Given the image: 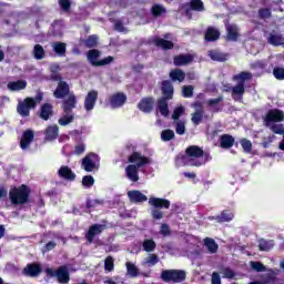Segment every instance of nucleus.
I'll return each instance as SVG.
<instances>
[{
	"label": "nucleus",
	"mask_w": 284,
	"mask_h": 284,
	"mask_svg": "<svg viewBox=\"0 0 284 284\" xmlns=\"http://www.w3.org/2000/svg\"><path fill=\"white\" fill-rule=\"evenodd\" d=\"M205 155V151L199 145H190L185 149V154L176 156V161H181L183 165H191L192 168H201L206 161L201 160Z\"/></svg>",
	"instance_id": "f257e3e1"
},
{
	"label": "nucleus",
	"mask_w": 284,
	"mask_h": 284,
	"mask_svg": "<svg viewBox=\"0 0 284 284\" xmlns=\"http://www.w3.org/2000/svg\"><path fill=\"white\" fill-rule=\"evenodd\" d=\"M30 194H32V190L27 184L13 185L9 190V201L11 205H28Z\"/></svg>",
	"instance_id": "f03ea898"
},
{
	"label": "nucleus",
	"mask_w": 284,
	"mask_h": 284,
	"mask_svg": "<svg viewBox=\"0 0 284 284\" xmlns=\"http://www.w3.org/2000/svg\"><path fill=\"white\" fill-rule=\"evenodd\" d=\"M149 205L151 207V216L154 221L163 219L162 210H170V200L163 197H150Z\"/></svg>",
	"instance_id": "7ed1b4c3"
},
{
	"label": "nucleus",
	"mask_w": 284,
	"mask_h": 284,
	"mask_svg": "<svg viewBox=\"0 0 284 284\" xmlns=\"http://www.w3.org/2000/svg\"><path fill=\"white\" fill-rule=\"evenodd\" d=\"M100 57L101 51L99 49H91L87 52V59L93 68H103V65H110V63H114V57L112 55L103 58L102 60H99Z\"/></svg>",
	"instance_id": "20e7f679"
},
{
	"label": "nucleus",
	"mask_w": 284,
	"mask_h": 284,
	"mask_svg": "<svg viewBox=\"0 0 284 284\" xmlns=\"http://www.w3.org/2000/svg\"><path fill=\"white\" fill-rule=\"evenodd\" d=\"M161 278L164 283H183L187 278V273L183 270H164Z\"/></svg>",
	"instance_id": "39448f33"
},
{
	"label": "nucleus",
	"mask_w": 284,
	"mask_h": 284,
	"mask_svg": "<svg viewBox=\"0 0 284 284\" xmlns=\"http://www.w3.org/2000/svg\"><path fill=\"white\" fill-rule=\"evenodd\" d=\"M44 272L48 278L55 277L58 280V283H70V271H68V266H60L55 271L53 268L47 267Z\"/></svg>",
	"instance_id": "423d86ee"
},
{
	"label": "nucleus",
	"mask_w": 284,
	"mask_h": 284,
	"mask_svg": "<svg viewBox=\"0 0 284 284\" xmlns=\"http://www.w3.org/2000/svg\"><path fill=\"white\" fill-rule=\"evenodd\" d=\"M37 108V101H34L32 98H26L22 102H19L17 105V112L26 119L27 116H30V111L34 110Z\"/></svg>",
	"instance_id": "0eeeda50"
},
{
	"label": "nucleus",
	"mask_w": 284,
	"mask_h": 284,
	"mask_svg": "<svg viewBox=\"0 0 284 284\" xmlns=\"http://www.w3.org/2000/svg\"><path fill=\"white\" fill-rule=\"evenodd\" d=\"M284 112L281 109H271L267 111L264 123L265 125H272V123H283Z\"/></svg>",
	"instance_id": "6e6552de"
},
{
	"label": "nucleus",
	"mask_w": 284,
	"mask_h": 284,
	"mask_svg": "<svg viewBox=\"0 0 284 284\" xmlns=\"http://www.w3.org/2000/svg\"><path fill=\"white\" fill-rule=\"evenodd\" d=\"M99 155L97 153H89L82 159V168L85 172H94L97 170V162Z\"/></svg>",
	"instance_id": "1a4fd4ad"
},
{
	"label": "nucleus",
	"mask_w": 284,
	"mask_h": 284,
	"mask_svg": "<svg viewBox=\"0 0 284 284\" xmlns=\"http://www.w3.org/2000/svg\"><path fill=\"white\" fill-rule=\"evenodd\" d=\"M126 102L128 95H125V93L123 92H116L109 97V103L111 108H113L114 110L123 108V105H125Z\"/></svg>",
	"instance_id": "9d476101"
},
{
	"label": "nucleus",
	"mask_w": 284,
	"mask_h": 284,
	"mask_svg": "<svg viewBox=\"0 0 284 284\" xmlns=\"http://www.w3.org/2000/svg\"><path fill=\"white\" fill-rule=\"evenodd\" d=\"M41 272H43V268L41 267V264L38 263L27 264V266L22 270V274L24 276H29L30 278H37V276L41 275Z\"/></svg>",
	"instance_id": "9b49d317"
},
{
	"label": "nucleus",
	"mask_w": 284,
	"mask_h": 284,
	"mask_svg": "<svg viewBox=\"0 0 284 284\" xmlns=\"http://www.w3.org/2000/svg\"><path fill=\"white\" fill-rule=\"evenodd\" d=\"M161 92L162 98L166 101H172L174 99V85L172 84V81L164 80L161 82Z\"/></svg>",
	"instance_id": "f8f14e48"
},
{
	"label": "nucleus",
	"mask_w": 284,
	"mask_h": 284,
	"mask_svg": "<svg viewBox=\"0 0 284 284\" xmlns=\"http://www.w3.org/2000/svg\"><path fill=\"white\" fill-rule=\"evenodd\" d=\"M206 108L210 109L213 114H219V112H223V95L214 99H209L206 101Z\"/></svg>",
	"instance_id": "ddd939ff"
},
{
	"label": "nucleus",
	"mask_w": 284,
	"mask_h": 284,
	"mask_svg": "<svg viewBox=\"0 0 284 284\" xmlns=\"http://www.w3.org/2000/svg\"><path fill=\"white\" fill-rule=\"evenodd\" d=\"M129 163H135L134 165L138 168H143L145 165H149L150 163V158H146L142 155L141 153L134 151L129 158H128Z\"/></svg>",
	"instance_id": "4468645a"
},
{
	"label": "nucleus",
	"mask_w": 284,
	"mask_h": 284,
	"mask_svg": "<svg viewBox=\"0 0 284 284\" xmlns=\"http://www.w3.org/2000/svg\"><path fill=\"white\" fill-rule=\"evenodd\" d=\"M98 99H99V91L91 90L88 92L84 99V109L87 110V112L94 110V105H97Z\"/></svg>",
	"instance_id": "2eb2a0df"
},
{
	"label": "nucleus",
	"mask_w": 284,
	"mask_h": 284,
	"mask_svg": "<svg viewBox=\"0 0 284 284\" xmlns=\"http://www.w3.org/2000/svg\"><path fill=\"white\" fill-rule=\"evenodd\" d=\"M138 109L144 114H150L154 110V99L152 97H145L138 103Z\"/></svg>",
	"instance_id": "dca6fc26"
},
{
	"label": "nucleus",
	"mask_w": 284,
	"mask_h": 284,
	"mask_svg": "<svg viewBox=\"0 0 284 284\" xmlns=\"http://www.w3.org/2000/svg\"><path fill=\"white\" fill-rule=\"evenodd\" d=\"M32 141H34V131L31 129H27L26 131H23L22 136L20 139L21 150H28V148L32 145Z\"/></svg>",
	"instance_id": "f3484780"
},
{
	"label": "nucleus",
	"mask_w": 284,
	"mask_h": 284,
	"mask_svg": "<svg viewBox=\"0 0 284 284\" xmlns=\"http://www.w3.org/2000/svg\"><path fill=\"white\" fill-rule=\"evenodd\" d=\"M70 94V84L65 81H60L53 92L54 99H65Z\"/></svg>",
	"instance_id": "a211bd4d"
},
{
	"label": "nucleus",
	"mask_w": 284,
	"mask_h": 284,
	"mask_svg": "<svg viewBox=\"0 0 284 284\" xmlns=\"http://www.w3.org/2000/svg\"><path fill=\"white\" fill-rule=\"evenodd\" d=\"M77 108V95L70 94L68 99L62 102V110L64 114H74L72 110Z\"/></svg>",
	"instance_id": "6ab92c4d"
},
{
	"label": "nucleus",
	"mask_w": 284,
	"mask_h": 284,
	"mask_svg": "<svg viewBox=\"0 0 284 284\" xmlns=\"http://www.w3.org/2000/svg\"><path fill=\"white\" fill-rule=\"evenodd\" d=\"M103 224H92L85 234L88 243H94V239L103 232Z\"/></svg>",
	"instance_id": "aec40b11"
},
{
	"label": "nucleus",
	"mask_w": 284,
	"mask_h": 284,
	"mask_svg": "<svg viewBox=\"0 0 284 284\" xmlns=\"http://www.w3.org/2000/svg\"><path fill=\"white\" fill-rule=\"evenodd\" d=\"M58 176H60V179H63L64 181H70V182L77 180V174L68 165H62L58 170Z\"/></svg>",
	"instance_id": "412c9836"
},
{
	"label": "nucleus",
	"mask_w": 284,
	"mask_h": 284,
	"mask_svg": "<svg viewBox=\"0 0 284 284\" xmlns=\"http://www.w3.org/2000/svg\"><path fill=\"white\" fill-rule=\"evenodd\" d=\"M233 219L234 213L230 210H224L220 215L209 217L210 221H215L216 223H230Z\"/></svg>",
	"instance_id": "4be33fe9"
},
{
	"label": "nucleus",
	"mask_w": 284,
	"mask_h": 284,
	"mask_svg": "<svg viewBox=\"0 0 284 284\" xmlns=\"http://www.w3.org/2000/svg\"><path fill=\"white\" fill-rule=\"evenodd\" d=\"M194 61V55L186 53V54H179L173 58V63L178 68L181 65H190Z\"/></svg>",
	"instance_id": "5701e85b"
},
{
	"label": "nucleus",
	"mask_w": 284,
	"mask_h": 284,
	"mask_svg": "<svg viewBox=\"0 0 284 284\" xmlns=\"http://www.w3.org/2000/svg\"><path fill=\"white\" fill-rule=\"evenodd\" d=\"M225 30L226 41H239V37H241V34L239 33V26L226 23Z\"/></svg>",
	"instance_id": "b1692460"
},
{
	"label": "nucleus",
	"mask_w": 284,
	"mask_h": 284,
	"mask_svg": "<svg viewBox=\"0 0 284 284\" xmlns=\"http://www.w3.org/2000/svg\"><path fill=\"white\" fill-rule=\"evenodd\" d=\"M153 44L155 48H161L164 51L174 49V42L163 39V38H160V37H155L153 39Z\"/></svg>",
	"instance_id": "393cba45"
},
{
	"label": "nucleus",
	"mask_w": 284,
	"mask_h": 284,
	"mask_svg": "<svg viewBox=\"0 0 284 284\" xmlns=\"http://www.w3.org/2000/svg\"><path fill=\"white\" fill-rule=\"evenodd\" d=\"M235 142L236 139L231 134H222L220 136V148H222V150H230V148H234Z\"/></svg>",
	"instance_id": "a878e982"
},
{
	"label": "nucleus",
	"mask_w": 284,
	"mask_h": 284,
	"mask_svg": "<svg viewBox=\"0 0 284 284\" xmlns=\"http://www.w3.org/2000/svg\"><path fill=\"white\" fill-rule=\"evenodd\" d=\"M128 196L131 203H145V201H148V197L145 196V194H143L139 190L129 191Z\"/></svg>",
	"instance_id": "bb28decb"
},
{
	"label": "nucleus",
	"mask_w": 284,
	"mask_h": 284,
	"mask_svg": "<svg viewBox=\"0 0 284 284\" xmlns=\"http://www.w3.org/2000/svg\"><path fill=\"white\" fill-rule=\"evenodd\" d=\"M139 168L135 164H129L125 168V174L129 181H132L133 183H136L139 181Z\"/></svg>",
	"instance_id": "cd10ccee"
},
{
	"label": "nucleus",
	"mask_w": 284,
	"mask_h": 284,
	"mask_svg": "<svg viewBox=\"0 0 284 284\" xmlns=\"http://www.w3.org/2000/svg\"><path fill=\"white\" fill-rule=\"evenodd\" d=\"M245 94V87L243 84H236L231 88V97L233 101H243Z\"/></svg>",
	"instance_id": "c85d7f7f"
},
{
	"label": "nucleus",
	"mask_w": 284,
	"mask_h": 284,
	"mask_svg": "<svg viewBox=\"0 0 284 284\" xmlns=\"http://www.w3.org/2000/svg\"><path fill=\"white\" fill-rule=\"evenodd\" d=\"M204 39L209 42L219 41L221 39V31L214 27H209L205 31Z\"/></svg>",
	"instance_id": "c756f323"
},
{
	"label": "nucleus",
	"mask_w": 284,
	"mask_h": 284,
	"mask_svg": "<svg viewBox=\"0 0 284 284\" xmlns=\"http://www.w3.org/2000/svg\"><path fill=\"white\" fill-rule=\"evenodd\" d=\"M7 88L11 92H19L20 90H26V88H28V82L26 80L11 81L8 82Z\"/></svg>",
	"instance_id": "7c9ffc66"
},
{
	"label": "nucleus",
	"mask_w": 284,
	"mask_h": 284,
	"mask_svg": "<svg viewBox=\"0 0 284 284\" xmlns=\"http://www.w3.org/2000/svg\"><path fill=\"white\" fill-rule=\"evenodd\" d=\"M252 79V72L241 71L240 73L233 75V81L237 83V85H243L245 88V81H250Z\"/></svg>",
	"instance_id": "2f4dec72"
},
{
	"label": "nucleus",
	"mask_w": 284,
	"mask_h": 284,
	"mask_svg": "<svg viewBox=\"0 0 284 284\" xmlns=\"http://www.w3.org/2000/svg\"><path fill=\"white\" fill-rule=\"evenodd\" d=\"M169 77L173 83H183L185 81V72L181 69H173L170 71Z\"/></svg>",
	"instance_id": "473e14b6"
},
{
	"label": "nucleus",
	"mask_w": 284,
	"mask_h": 284,
	"mask_svg": "<svg viewBox=\"0 0 284 284\" xmlns=\"http://www.w3.org/2000/svg\"><path fill=\"white\" fill-rule=\"evenodd\" d=\"M52 104L44 103L41 105L39 113L40 119H42L43 121H48L52 116Z\"/></svg>",
	"instance_id": "72a5a7b5"
},
{
	"label": "nucleus",
	"mask_w": 284,
	"mask_h": 284,
	"mask_svg": "<svg viewBox=\"0 0 284 284\" xmlns=\"http://www.w3.org/2000/svg\"><path fill=\"white\" fill-rule=\"evenodd\" d=\"M45 141H55V139L59 136V126L57 125H50L47 128L44 132Z\"/></svg>",
	"instance_id": "f704fd0d"
},
{
	"label": "nucleus",
	"mask_w": 284,
	"mask_h": 284,
	"mask_svg": "<svg viewBox=\"0 0 284 284\" xmlns=\"http://www.w3.org/2000/svg\"><path fill=\"white\" fill-rule=\"evenodd\" d=\"M204 246L206 247L209 254H216V252H219V244L212 237L204 239Z\"/></svg>",
	"instance_id": "c9c22d12"
},
{
	"label": "nucleus",
	"mask_w": 284,
	"mask_h": 284,
	"mask_svg": "<svg viewBox=\"0 0 284 284\" xmlns=\"http://www.w3.org/2000/svg\"><path fill=\"white\" fill-rule=\"evenodd\" d=\"M267 42L274 47L284 45V38L281 34L270 33Z\"/></svg>",
	"instance_id": "e433bc0d"
},
{
	"label": "nucleus",
	"mask_w": 284,
	"mask_h": 284,
	"mask_svg": "<svg viewBox=\"0 0 284 284\" xmlns=\"http://www.w3.org/2000/svg\"><path fill=\"white\" fill-rule=\"evenodd\" d=\"M158 110L162 116H170V108L168 106V100L160 98L158 100Z\"/></svg>",
	"instance_id": "4c0bfd02"
},
{
	"label": "nucleus",
	"mask_w": 284,
	"mask_h": 284,
	"mask_svg": "<svg viewBox=\"0 0 284 284\" xmlns=\"http://www.w3.org/2000/svg\"><path fill=\"white\" fill-rule=\"evenodd\" d=\"M209 57L212 61H219L220 63L227 61V54L216 50L210 51Z\"/></svg>",
	"instance_id": "58836bf2"
},
{
	"label": "nucleus",
	"mask_w": 284,
	"mask_h": 284,
	"mask_svg": "<svg viewBox=\"0 0 284 284\" xmlns=\"http://www.w3.org/2000/svg\"><path fill=\"white\" fill-rule=\"evenodd\" d=\"M85 48L92 49L99 45V36L91 34L85 40H83Z\"/></svg>",
	"instance_id": "ea45409f"
},
{
	"label": "nucleus",
	"mask_w": 284,
	"mask_h": 284,
	"mask_svg": "<svg viewBox=\"0 0 284 284\" xmlns=\"http://www.w3.org/2000/svg\"><path fill=\"white\" fill-rule=\"evenodd\" d=\"M33 57L37 61H41V59H45V49L41 44H34L33 47Z\"/></svg>",
	"instance_id": "a19ab883"
},
{
	"label": "nucleus",
	"mask_w": 284,
	"mask_h": 284,
	"mask_svg": "<svg viewBox=\"0 0 284 284\" xmlns=\"http://www.w3.org/2000/svg\"><path fill=\"white\" fill-rule=\"evenodd\" d=\"M204 114H205V111H194L191 114V121L193 125H201V123L203 122Z\"/></svg>",
	"instance_id": "79ce46f5"
},
{
	"label": "nucleus",
	"mask_w": 284,
	"mask_h": 284,
	"mask_svg": "<svg viewBox=\"0 0 284 284\" xmlns=\"http://www.w3.org/2000/svg\"><path fill=\"white\" fill-rule=\"evenodd\" d=\"M190 9L194 10L195 12H203V10H205L203 0H190Z\"/></svg>",
	"instance_id": "37998d69"
},
{
	"label": "nucleus",
	"mask_w": 284,
	"mask_h": 284,
	"mask_svg": "<svg viewBox=\"0 0 284 284\" xmlns=\"http://www.w3.org/2000/svg\"><path fill=\"white\" fill-rule=\"evenodd\" d=\"M65 50L67 45L64 42H55L53 44V52H55V54H58L59 57H65Z\"/></svg>",
	"instance_id": "c03bdc74"
},
{
	"label": "nucleus",
	"mask_w": 284,
	"mask_h": 284,
	"mask_svg": "<svg viewBox=\"0 0 284 284\" xmlns=\"http://www.w3.org/2000/svg\"><path fill=\"white\" fill-rule=\"evenodd\" d=\"M73 122H74V113H69V114L64 113V115L58 120L59 125H63V126L70 125V123H73Z\"/></svg>",
	"instance_id": "a18cd8bd"
},
{
	"label": "nucleus",
	"mask_w": 284,
	"mask_h": 284,
	"mask_svg": "<svg viewBox=\"0 0 284 284\" xmlns=\"http://www.w3.org/2000/svg\"><path fill=\"white\" fill-rule=\"evenodd\" d=\"M142 247L144 252H154V250H156V242H154V240H144Z\"/></svg>",
	"instance_id": "49530a36"
},
{
	"label": "nucleus",
	"mask_w": 284,
	"mask_h": 284,
	"mask_svg": "<svg viewBox=\"0 0 284 284\" xmlns=\"http://www.w3.org/2000/svg\"><path fill=\"white\" fill-rule=\"evenodd\" d=\"M126 272L132 278H136V276H139V267L132 264V262H126Z\"/></svg>",
	"instance_id": "de8ad7c7"
},
{
	"label": "nucleus",
	"mask_w": 284,
	"mask_h": 284,
	"mask_svg": "<svg viewBox=\"0 0 284 284\" xmlns=\"http://www.w3.org/2000/svg\"><path fill=\"white\" fill-rule=\"evenodd\" d=\"M104 203H105V201H103V200H99V199H95V200L87 199L85 207H87V210H92V207H97V205H103Z\"/></svg>",
	"instance_id": "09e8293b"
},
{
	"label": "nucleus",
	"mask_w": 284,
	"mask_h": 284,
	"mask_svg": "<svg viewBox=\"0 0 284 284\" xmlns=\"http://www.w3.org/2000/svg\"><path fill=\"white\" fill-rule=\"evenodd\" d=\"M182 97H184V99H192V97H194V87L184 85L182 88Z\"/></svg>",
	"instance_id": "8fccbe9b"
},
{
	"label": "nucleus",
	"mask_w": 284,
	"mask_h": 284,
	"mask_svg": "<svg viewBox=\"0 0 284 284\" xmlns=\"http://www.w3.org/2000/svg\"><path fill=\"white\" fill-rule=\"evenodd\" d=\"M104 270L105 272H114V257L111 255L104 260Z\"/></svg>",
	"instance_id": "3c124183"
},
{
	"label": "nucleus",
	"mask_w": 284,
	"mask_h": 284,
	"mask_svg": "<svg viewBox=\"0 0 284 284\" xmlns=\"http://www.w3.org/2000/svg\"><path fill=\"white\" fill-rule=\"evenodd\" d=\"M161 139L164 142L172 141L174 139V131L172 129H166L161 132Z\"/></svg>",
	"instance_id": "603ef678"
},
{
	"label": "nucleus",
	"mask_w": 284,
	"mask_h": 284,
	"mask_svg": "<svg viewBox=\"0 0 284 284\" xmlns=\"http://www.w3.org/2000/svg\"><path fill=\"white\" fill-rule=\"evenodd\" d=\"M273 77L277 81H284V68L283 67H275L273 69Z\"/></svg>",
	"instance_id": "864d4df0"
},
{
	"label": "nucleus",
	"mask_w": 284,
	"mask_h": 284,
	"mask_svg": "<svg viewBox=\"0 0 284 284\" xmlns=\"http://www.w3.org/2000/svg\"><path fill=\"white\" fill-rule=\"evenodd\" d=\"M163 12H165V9L163 8V6L161 4H154L151 8V13L153 17L159 18L161 17V14H163Z\"/></svg>",
	"instance_id": "5fc2aeb1"
},
{
	"label": "nucleus",
	"mask_w": 284,
	"mask_h": 284,
	"mask_svg": "<svg viewBox=\"0 0 284 284\" xmlns=\"http://www.w3.org/2000/svg\"><path fill=\"white\" fill-rule=\"evenodd\" d=\"M260 19H270L272 18V9L270 8H261L257 11Z\"/></svg>",
	"instance_id": "6e6d98bb"
},
{
	"label": "nucleus",
	"mask_w": 284,
	"mask_h": 284,
	"mask_svg": "<svg viewBox=\"0 0 284 284\" xmlns=\"http://www.w3.org/2000/svg\"><path fill=\"white\" fill-rule=\"evenodd\" d=\"M183 114H185V108L184 106L175 108L174 111H173V114H172L173 121H179V119H181V116H183Z\"/></svg>",
	"instance_id": "4d7b16f0"
},
{
	"label": "nucleus",
	"mask_w": 284,
	"mask_h": 284,
	"mask_svg": "<svg viewBox=\"0 0 284 284\" xmlns=\"http://www.w3.org/2000/svg\"><path fill=\"white\" fill-rule=\"evenodd\" d=\"M82 185H83V187H92V185H94V176L84 175L82 178Z\"/></svg>",
	"instance_id": "13d9d810"
},
{
	"label": "nucleus",
	"mask_w": 284,
	"mask_h": 284,
	"mask_svg": "<svg viewBox=\"0 0 284 284\" xmlns=\"http://www.w3.org/2000/svg\"><path fill=\"white\" fill-rule=\"evenodd\" d=\"M145 263H146V265H149V267H154V265H156V263H159V255L150 254V256L146 258Z\"/></svg>",
	"instance_id": "bf43d9fd"
},
{
	"label": "nucleus",
	"mask_w": 284,
	"mask_h": 284,
	"mask_svg": "<svg viewBox=\"0 0 284 284\" xmlns=\"http://www.w3.org/2000/svg\"><path fill=\"white\" fill-rule=\"evenodd\" d=\"M240 143H241L244 152H247V153L252 152V141L244 138L240 141Z\"/></svg>",
	"instance_id": "052dcab7"
},
{
	"label": "nucleus",
	"mask_w": 284,
	"mask_h": 284,
	"mask_svg": "<svg viewBox=\"0 0 284 284\" xmlns=\"http://www.w3.org/2000/svg\"><path fill=\"white\" fill-rule=\"evenodd\" d=\"M251 267L254 272H265L266 267L261 262H251Z\"/></svg>",
	"instance_id": "680f3d73"
},
{
	"label": "nucleus",
	"mask_w": 284,
	"mask_h": 284,
	"mask_svg": "<svg viewBox=\"0 0 284 284\" xmlns=\"http://www.w3.org/2000/svg\"><path fill=\"white\" fill-rule=\"evenodd\" d=\"M60 8L64 12H70V8H72V2L70 0H60Z\"/></svg>",
	"instance_id": "e2e57ef3"
},
{
	"label": "nucleus",
	"mask_w": 284,
	"mask_h": 284,
	"mask_svg": "<svg viewBox=\"0 0 284 284\" xmlns=\"http://www.w3.org/2000/svg\"><path fill=\"white\" fill-rule=\"evenodd\" d=\"M263 281H260L264 284H267V283H274V281H276V275H274V273H267L265 275H263Z\"/></svg>",
	"instance_id": "0e129e2a"
},
{
	"label": "nucleus",
	"mask_w": 284,
	"mask_h": 284,
	"mask_svg": "<svg viewBox=\"0 0 284 284\" xmlns=\"http://www.w3.org/2000/svg\"><path fill=\"white\" fill-rule=\"evenodd\" d=\"M258 247L260 252H270V250H272V244L267 241H262L260 242Z\"/></svg>",
	"instance_id": "69168bd1"
},
{
	"label": "nucleus",
	"mask_w": 284,
	"mask_h": 284,
	"mask_svg": "<svg viewBox=\"0 0 284 284\" xmlns=\"http://www.w3.org/2000/svg\"><path fill=\"white\" fill-rule=\"evenodd\" d=\"M175 132L180 135L185 134V122H178L175 125Z\"/></svg>",
	"instance_id": "338daca9"
},
{
	"label": "nucleus",
	"mask_w": 284,
	"mask_h": 284,
	"mask_svg": "<svg viewBox=\"0 0 284 284\" xmlns=\"http://www.w3.org/2000/svg\"><path fill=\"white\" fill-rule=\"evenodd\" d=\"M211 284H222L221 283V275L216 272L212 274Z\"/></svg>",
	"instance_id": "774afa93"
}]
</instances>
